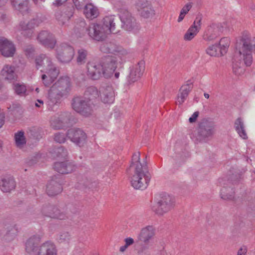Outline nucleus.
<instances>
[{
  "label": "nucleus",
  "instance_id": "nucleus-50",
  "mask_svg": "<svg viewBox=\"0 0 255 255\" xmlns=\"http://www.w3.org/2000/svg\"><path fill=\"white\" fill-rule=\"evenodd\" d=\"M199 116V112H194L191 117L189 119V121L190 123L195 122Z\"/></svg>",
  "mask_w": 255,
  "mask_h": 255
},
{
  "label": "nucleus",
  "instance_id": "nucleus-21",
  "mask_svg": "<svg viewBox=\"0 0 255 255\" xmlns=\"http://www.w3.org/2000/svg\"><path fill=\"white\" fill-rule=\"evenodd\" d=\"M54 169L59 173L68 174L75 170L76 166L67 161L57 162L54 164Z\"/></svg>",
  "mask_w": 255,
  "mask_h": 255
},
{
  "label": "nucleus",
  "instance_id": "nucleus-13",
  "mask_svg": "<svg viewBox=\"0 0 255 255\" xmlns=\"http://www.w3.org/2000/svg\"><path fill=\"white\" fill-rule=\"evenodd\" d=\"M193 88V83L191 80H188L183 84L180 88L177 95L176 104L178 105H181L186 100Z\"/></svg>",
  "mask_w": 255,
  "mask_h": 255
},
{
  "label": "nucleus",
  "instance_id": "nucleus-59",
  "mask_svg": "<svg viewBox=\"0 0 255 255\" xmlns=\"http://www.w3.org/2000/svg\"><path fill=\"white\" fill-rule=\"evenodd\" d=\"M204 96L205 98H206V99H209L210 97L209 94L208 93H205L204 94Z\"/></svg>",
  "mask_w": 255,
  "mask_h": 255
},
{
  "label": "nucleus",
  "instance_id": "nucleus-46",
  "mask_svg": "<svg viewBox=\"0 0 255 255\" xmlns=\"http://www.w3.org/2000/svg\"><path fill=\"white\" fill-rule=\"evenodd\" d=\"M70 235L67 232H63L60 233L58 237V240L61 242L68 241Z\"/></svg>",
  "mask_w": 255,
  "mask_h": 255
},
{
  "label": "nucleus",
  "instance_id": "nucleus-47",
  "mask_svg": "<svg viewBox=\"0 0 255 255\" xmlns=\"http://www.w3.org/2000/svg\"><path fill=\"white\" fill-rule=\"evenodd\" d=\"M56 153L57 156L59 157H65L67 155V152L66 150L63 148L62 147H60L56 149Z\"/></svg>",
  "mask_w": 255,
  "mask_h": 255
},
{
  "label": "nucleus",
  "instance_id": "nucleus-32",
  "mask_svg": "<svg viewBox=\"0 0 255 255\" xmlns=\"http://www.w3.org/2000/svg\"><path fill=\"white\" fill-rule=\"evenodd\" d=\"M10 2L13 8L22 13L28 9L27 0H10Z\"/></svg>",
  "mask_w": 255,
  "mask_h": 255
},
{
  "label": "nucleus",
  "instance_id": "nucleus-30",
  "mask_svg": "<svg viewBox=\"0 0 255 255\" xmlns=\"http://www.w3.org/2000/svg\"><path fill=\"white\" fill-rule=\"evenodd\" d=\"M84 14L87 18L92 20L98 17L99 12L96 6L90 3L85 6Z\"/></svg>",
  "mask_w": 255,
  "mask_h": 255
},
{
  "label": "nucleus",
  "instance_id": "nucleus-60",
  "mask_svg": "<svg viewBox=\"0 0 255 255\" xmlns=\"http://www.w3.org/2000/svg\"><path fill=\"white\" fill-rule=\"evenodd\" d=\"M35 91H36L37 93H38L39 92V89L38 88H36V89H35Z\"/></svg>",
  "mask_w": 255,
  "mask_h": 255
},
{
  "label": "nucleus",
  "instance_id": "nucleus-12",
  "mask_svg": "<svg viewBox=\"0 0 255 255\" xmlns=\"http://www.w3.org/2000/svg\"><path fill=\"white\" fill-rule=\"evenodd\" d=\"M59 74V70L53 64L45 69V74L42 75L43 84L48 87L51 85Z\"/></svg>",
  "mask_w": 255,
  "mask_h": 255
},
{
  "label": "nucleus",
  "instance_id": "nucleus-40",
  "mask_svg": "<svg viewBox=\"0 0 255 255\" xmlns=\"http://www.w3.org/2000/svg\"><path fill=\"white\" fill-rule=\"evenodd\" d=\"M192 7V4L191 2H188L181 9L179 16L178 18L177 21L178 22H181L184 19L185 16L188 13L189 11L191 9Z\"/></svg>",
  "mask_w": 255,
  "mask_h": 255
},
{
  "label": "nucleus",
  "instance_id": "nucleus-61",
  "mask_svg": "<svg viewBox=\"0 0 255 255\" xmlns=\"http://www.w3.org/2000/svg\"><path fill=\"white\" fill-rule=\"evenodd\" d=\"M1 87V85L0 84V88Z\"/></svg>",
  "mask_w": 255,
  "mask_h": 255
},
{
  "label": "nucleus",
  "instance_id": "nucleus-48",
  "mask_svg": "<svg viewBox=\"0 0 255 255\" xmlns=\"http://www.w3.org/2000/svg\"><path fill=\"white\" fill-rule=\"evenodd\" d=\"M87 0H73V3L77 9L81 8Z\"/></svg>",
  "mask_w": 255,
  "mask_h": 255
},
{
  "label": "nucleus",
  "instance_id": "nucleus-8",
  "mask_svg": "<svg viewBox=\"0 0 255 255\" xmlns=\"http://www.w3.org/2000/svg\"><path fill=\"white\" fill-rule=\"evenodd\" d=\"M87 31L90 38L98 41L106 39L108 34L104 26L96 23L90 24L87 29Z\"/></svg>",
  "mask_w": 255,
  "mask_h": 255
},
{
  "label": "nucleus",
  "instance_id": "nucleus-4",
  "mask_svg": "<svg viewBox=\"0 0 255 255\" xmlns=\"http://www.w3.org/2000/svg\"><path fill=\"white\" fill-rule=\"evenodd\" d=\"M99 94L96 88L89 87L85 93V96L88 98H75L73 100V109L83 116L88 117L91 115L93 111V105L91 101L99 97Z\"/></svg>",
  "mask_w": 255,
  "mask_h": 255
},
{
  "label": "nucleus",
  "instance_id": "nucleus-18",
  "mask_svg": "<svg viewBox=\"0 0 255 255\" xmlns=\"http://www.w3.org/2000/svg\"><path fill=\"white\" fill-rule=\"evenodd\" d=\"M16 187L13 177L10 175L2 176L0 179V188L3 192H10Z\"/></svg>",
  "mask_w": 255,
  "mask_h": 255
},
{
  "label": "nucleus",
  "instance_id": "nucleus-23",
  "mask_svg": "<svg viewBox=\"0 0 255 255\" xmlns=\"http://www.w3.org/2000/svg\"><path fill=\"white\" fill-rule=\"evenodd\" d=\"M15 70L14 66L10 65H5L1 69L0 74L5 80L12 82L17 79Z\"/></svg>",
  "mask_w": 255,
  "mask_h": 255
},
{
  "label": "nucleus",
  "instance_id": "nucleus-53",
  "mask_svg": "<svg viewBox=\"0 0 255 255\" xmlns=\"http://www.w3.org/2000/svg\"><path fill=\"white\" fill-rule=\"evenodd\" d=\"M44 104V102L42 100H37V102L35 104V106L36 107L40 108Z\"/></svg>",
  "mask_w": 255,
  "mask_h": 255
},
{
  "label": "nucleus",
  "instance_id": "nucleus-7",
  "mask_svg": "<svg viewBox=\"0 0 255 255\" xmlns=\"http://www.w3.org/2000/svg\"><path fill=\"white\" fill-rule=\"evenodd\" d=\"M74 48L70 45L63 43L56 49V57L62 63H68L71 61L74 55Z\"/></svg>",
  "mask_w": 255,
  "mask_h": 255
},
{
  "label": "nucleus",
  "instance_id": "nucleus-31",
  "mask_svg": "<svg viewBox=\"0 0 255 255\" xmlns=\"http://www.w3.org/2000/svg\"><path fill=\"white\" fill-rule=\"evenodd\" d=\"M72 16L73 12L71 11L65 12L58 11L55 13V17L59 24L62 26L66 25Z\"/></svg>",
  "mask_w": 255,
  "mask_h": 255
},
{
  "label": "nucleus",
  "instance_id": "nucleus-36",
  "mask_svg": "<svg viewBox=\"0 0 255 255\" xmlns=\"http://www.w3.org/2000/svg\"><path fill=\"white\" fill-rule=\"evenodd\" d=\"M221 197L224 200H233L235 192L231 187H223L221 190Z\"/></svg>",
  "mask_w": 255,
  "mask_h": 255
},
{
  "label": "nucleus",
  "instance_id": "nucleus-43",
  "mask_svg": "<svg viewBox=\"0 0 255 255\" xmlns=\"http://www.w3.org/2000/svg\"><path fill=\"white\" fill-rule=\"evenodd\" d=\"M15 92L18 95L24 96L26 91V87L24 85L15 84L14 85Z\"/></svg>",
  "mask_w": 255,
  "mask_h": 255
},
{
  "label": "nucleus",
  "instance_id": "nucleus-15",
  "mask_svg": "<svg viewBox=\"0 0 255 255\" xmlns=\"http://www.w3.org/2000/svg\"><path fill=\"white\" fill-rule=\"evenodd\" d=\"M202 18L201 15L196 17L193 24L188 28L184 35V39L185 41L192 40L197 34L201 26V21Z\"/></svg>",
  "mask_w": 255,
  "mask_h": 255
},
{
  "label": "nucleus",
  "instance_id": "nucleus-57",
  "mask_svg": "<svg viewBox=\"0 0 255 255\" xmlns=\"http://www.w3.org/2000/svg\"><path fill=\"white\" fill-rule=\"evenodd\" d=\"M34 1V2L37 4L38 3H40V2H44L45 0H33Z\"/></svg>",
  "mask_w": 255,
  "mask_h": 255
},
{
  "label": "nucleus",
  "instance_id": "nucleus-29",
  "mask_svg": "<svg viewBox=\"0 0 255 255\" xmlns=\"http://www.w3.org/2000/svg\"><path fill=\"white\" fill-rule=\"evenodd\" d=\"M100 50L105 53H114L115 55L121 53L124 54L126 51L121 48H115L111 43H103L100 46Z\"/></svg>",
  "mask_w": 255,
  "mask_h": 255
},
{
  "label": "nucleus",
  "instance_id": "nucleus-41",
  "mask_svg": "<svg viewBox=\"0 0 255 255\" xmlns=\"http://www.w3.org/2000/svg\"><path fill=\"white\" fill-rule=\"evenodd\" d=\"M88 55V52L84 49H80L77 52V62L79 64L85 62Z\"/></svg>",
  "mask_w": 255,
  "mask_h": 255
},
{
  "label": "nucleus",
  "instance_id": "nucleus-49",
  "mask_svg": "<svg viewBox=\"0 0 255 255\" xmlns=\"http://www.w3.org/2000/svg\"><path fill=\"white\" fill-rule=\"evenodd\" d=\"M247 252V248L245 246L241 247L238 250L237 255H246Z\"/></svg>",
  "mask_w": 255,
  "mask_h": 255
},
{
  "label": "nucleus",
  "instance_id": "nucleus-35",
  "mask_svg": "<svg viewBox=\"0 0 255 255\" xmlns=\"http://www.w3.org/2000/svg\"><path fill=\"white\" fill-rule=\"evenodd\" d=\"M35 63L37 69L41 67H45L46 69L53 64L50 58L44 54H41L37 57Z\"/></svg>",
  "mask_w": 255,
  "mask_h": 255
},
{
  "label": "nucleus",
  "instance_id": "nucleus-34",
  "mask_svg": "<svg viewBox=\"0 0 255 255\" xmlns=\"http://www.w3.org/2000/svg\"><path fill=\"white\" fill-rule=\"evenodd\" d=\"M219 35V30L218 27L213 24L207 29L205 34L204 35V39L206 41H213L216 39Z\"/></svg>",
  "mask_w": 255,
  "mask_h": 255
},
{
  "label": "nucleus",
  "instance_id": "nucleus-14",
  "mask_svg": "<svg viewBox=\"0 0 255 255\" xmlns=\"http://www.w3.org/2000/svg\"><path fill=\"white\" fill-rule=\"evenodd\" d=\"M37 39L41 44L50 49L54 48L56 43V40L54 35L46 30L40 32Z\"/></svg>",
  "mask_w": 255,
  "mask_h": 255
},
{
  "label": "nucleus",
  "instance_id": "nucleus-33",
  "mask_svg": "<svg viewBox=\"0 0 255 255\" xmlns=\"http://www.w3.org/2000/svg\"><path fill=\"white\" fill-rule=\"evenodd\" d=\"M235 128L239 136L244 139L248 138V135L245 130V128L243 120L238 118L235 122Z\"/></svg>",
  "mask_w": 255,
  "mask_h": 255
},
{
  "label": "nucleus",
  "instance_id": "nucleus-39",
  "mask_svg": "<svg viewBox=\"0 0 255 255\" xmlns=\"http://www.w3.org/2000/svg\"><path fill=\"white\" fill-rule=\"evenodd\" d=\"M14 139L17 147L21 148L26 143V140L23 131H20L15 133Z\"/></svg>",
  "mask_w": 255,
  "mask_h": 255
},
{
  "label": "nucleus",
  "instance_id": "nucleus-16",
  "mask_svg": "<svg viewBox=\"0 0 255 255\" xmlns=\"http://www.w3.org/2000/svg\"><path fill=\"white\" fill-rule=\"evenodd\" d=\"M0 52L4 57H12L15 52V47L11 41L4 38H0Z\"/></svg>",
  "mask_w": 255,
  "mask_h": 255
},
{
  "label": "nucleus",
  "instance_id": "nucleus-55",
  "mask_svg": "<svg viewBox=\"0 0 255 255\" xmlns=\"http://www.w3.org/2000/svg\"><path fill=\"white\" fill-rule=\"evenodd\" d=\"M7 1V0H0V7L4 6L6 4Z\"/></svg>",
  "mask_w": 255,
  "mask_h": 255
},
{
  "label": "nucleus",
  "instance_id": "nucleus-51",
  "mask_svg": "<svg viewBox=\"0 0 255 255\" xmlns=\"http://www.w3.org/2000/svg\"><path fill=\"white\" fill-rule=\"evenodd\" d=\"M125 245L128 247L134 243V240L132 238L129 237L125 239Z\"/></svg>",
  "mask_w": 255,
  "mask_h": 255
},
{
  "label": "nucleus",
  "instance_id": "nucleus-19",
  "mask_svg": "<svg viewBox=\"0 0 255 255\" xmlns=\"http://www.w3.org/2000/svg\"><path fill=\"white\" fill-rule=\"evenodd\" d=\"M100 97L102 102L105 104H112L115 100V93L112 86H106L101 88Z\"/></svg>",
  "mask_w": 255,
  "mask_h": 255
},
{
  "label": "nucleus",
  "instance_id": "nucleus-45",
  "mask_svg": "<svg viewBox=\"0 0 255 255\" xmlns=\"http://www.w3.org/2000/svg\"><path fill=\"white\" fill-rule=\"evenodd\" d=\"M65 134L62 132H58L55 133L54 136V140L57 142L61 143H64L66 141Z\"/></svg>",
  "mask_w": 255,
  "mask_h": 255
},
{
  "label": "nucleus",
  "instance_id": "nucleus-1",
  "mask_svg": "<svg viewBox=\"0 0 255 255\" xmlns=\"http://www.w3.org/2000/svg\"><path fill=\"white\" fill-rule=\"evenodd\" d=\"M117 59L115 56L108 55L102 58L98 62L87 63V76L93 80H98L102 77H111L117 67Z\"/></svg>",
  "mask_w": 255,
  "mask_h": 255
},
{
  "label": "nucleus",
  "instance_id": "nucleus-52",
  "mask_svg": "<svg viewBox=\"0 0 255 255\" xmlns=\"http://www.w3.org/2000/svg\"><path fill=\"white\" fill-rule=\"evenodd\" d=\"M67 0H54L53 2L55 6H59L65 2Z\"/></svg>",
  "mask_w": 255,
  "mask_h": 255
},
{
  "label": "nucleus",
  "instance_id": "nucleus-26",
  "mask_svg": "<svg viewBox=\"0 0 255 255\" xmlns=\"http://www.w3.org/2000/svg\"><path fill=\"white\" fill-rule=\"evenodd\" d=\"M39 243V239L32 237L29 238L25 243V250L30 255H36L39 251V248L37 246Z\"/></svg>",
  "mask_w": 255,
  "mask_h": 255
},
{
  "label": "nucleus",
  "instance_id": "nucleus-5",
  "mask_svg": "<svg viewBox=\"0 0 255 255\" xmlns=\"http://www.w3.org/2000/svg\"><path fill=\"white\" fill-rule=\"evenodd\" d=\"M114 6L119 12L122 27L129 32H137L140 29L139 24L132 14L124 8L125 3L118 0L115 2Z\"/></svg>",
  "mask_w": 255,
  "mask_h": 255
},
{
  "label": "nucleus",
  "instance_id": "nucleus-2",
  "mask_svg": "<svg viewBox=\"0 0 255 255\" xmlns=\"http://www.w3.org/2000/svg\"><path fill=\"white\" fill-rule=\"evenodd\" d=\"M129 170L133 173L130 180L131 186L136 189L143 190L146 188L150 177L147 172L146 162L143 161L141 163L140 161L139 152L133 154Z\"/></svg>",
  "mask_w": 255,
  "mask_h": 255
},
{
  "label": "nucleus",
  "instance_id": "nucleus-6",
  "mask_svg": "<svg viewBox=\"0 0 255 255\" xmlns=\"http://www.w3.org/2000/svg\"><path fill=\"white\" fill-rule=\"evenodd\" d=\"M175 202V199L172 196L167 194H161L157 202L156 207H154L153 210L157 214L162 215L174 208Z\"/></svg>",
  "mask_w": 255,
  "mask_h": 255
},
{
  "label": "nucleus",
  "instance_id": "nucleus-37",
  "mask_svg": "<svg viewBox=\"0 0 255 255\" xmlns=\"http://www.w3.org/2000/svg\"><path fill=\"white\" fill-rule=\"evenodd\" d=\"M206 52L207 54L211 56L216 57L223 55L217 44L209 46L206 49Z\"/></svg>",
  "mask_w": 255,
  "mask_h": 255
},
{
  "label": "nucleus",
  "instance_id": "nucleus-24",
  "mask_svg": "<svg viewBox=\"0 0 255 255\" xmlns=\"http://www.w3.org/2000/svg\"><path fill=\"white\" fill-rule=\"evenodd\" d=\"M118 21V19L116 16L114 15H111L106 16L104 18L103 25L105 28H106L108 33H115L116 32V26Z\"/></svg>",
  "mask_w": 255,
  "mask_h": 255
},
{
  "label": "nucleus",
  "instance_id": "nucleus-9",
  "mask_svg": "<svg viewBox=\"0 0 255 255\" xmlns=\"http://www.w3.org/2000/svg\"><path fill=\"white\" fill-rule=\"evenodd\" d=\"M42 22L41 18L36 17L28 21H22L18 26V29L23 31L28 37H31L34 33L33 29L38 27Z\"/></svg>",
  "mask_w": 255,
  "mask_h": 255
},
{
  "label": "nucleus",
  "instance_id": "nucleus-58",
  "mask_svg": "<svg viewBox=\"0 0 255 255\" xmlns=\"http://www.w3.org/2000/svg\"><path fill=\"white\" fill-rule=\"evenodd\" d=\"M114 76L116 79H118L120 76V73L119 72H116Z\"/></svg>",
  "mask_w": 255,
  "mask_h": 255
},
{
  "label": "nucleus",
  "instance_id": "nucleus-25",
  "mask_svg": "<svg viewBox=\"0 0 255 255\" xmlns=\"http://www.w3.org/2000/svg\"><path fill=\"white\" fill-rule=\"evenodd\" d=\"M62 191V186L57 180L52 179L48 182L46 186V192L49 196H55Z\"/></svg>",
  "mask_w": 255,
  "mask_h": 255
},
{
  "label": "nucleus",
  "instance_id": "nucleus-42",
  "mask_svg": "<svg viewBox=\"0 0 255 255\" xmlns=\"http://www.w3.org/2000/svg\"><path fill=\"white\" fill-rule=\"evenodd\" d=\"M65 122V120L61 118L60 119H58L51 120V125L54 128L60 129L64 126Z\"/></svg>",
  "mask_w": 255,
  "mask_h": 255
},
{
  "label": "nucleus",
  "instance_id": "nucleus-28",
  "mask_svg": "<svg viewBox=\"0 0 255 255\" xmlns=\"http://www.w3.org/2000/svg\"><path fill=\"white\" fill-rule=\"evenodd\" d=\"M214 126L210 123H202L199 126V133L203 137H208L214 133Z\"/></svg>",
  "mask_w": 255,
  "mask_h": 255
},
{
  "label": "nucleus",
  "instance_id": "nucleus-22",
  "mask_svg": "<svg viewBox=\"0 0 255 255\" xmlns=\"http://www.w3.org/2000/svg\"><path fill=\"white\" fill-rule=\"evenodd\" d=\"M43 213L46 216L52 218L64 220L67 218L66 214L61 212L59 209L56 207L49 206L46 207L43 209Z\"/></svg>",
  "mask_w": 255,
  "mask_h": 255
},
{
  "label": "nucleus",
  "instance_id": "nucleus-56",
  "mask_svg": "<svg viewBox=\"0 0 255 255\" xmlns=\"http://www.w3.org/2000/svg\"><path fill=\"white\" fill-rule=\"evenodd\" d=\"M127 248H128V247L126 245H125L120 247V251L121 252H124L127 250Z\"/></svg>",
  "mask_w": 255,
  "mask_h": 255
},
{
  "label": "nucleus",
  "instance_id": "nucleus-27",
  "mask_svg": "<svg viewBox=\"0 0 255 255\" xmlns=\"http://www.w3.org/2000/svg\"><path fill=\"white\" fill-rule=\"evenodd\" d=\"M36 255H57L55 245L50 242H47L40 247Z\"/></svg>",
  "mask_w": 255,
  "mask_h": 255
},
{
  "label": "nucleus",
  "instance_id": "nucleus-44",
  "mask_svg": "<svg viewBox=\"0 0 255 255\" xmlns=\"http://www.w3.org/2000/svg\"><path fill=\"white\" fill-rule=\"evenodd\" d=\"M17 230L14 227H11L7 231L6 234V239L11 240L14 239L17 234Z\"/></svg>",
  "mask_w": 255,
  "mask_h": 255
},
{
  "label": "nucleus",
  "instance_id": "nucleus-17",
  "mask_svg": "<svg viewBox=\"0 0 255 255\" xmlns=\"http://www.w3.org/2000/svg\"><path fill=\"white\" fill-rule=\"evenodd\" d=\"M145 68V63L143 61H139L134 65L130 71L128 77V82L129 84L132 83L137 81L142 76Z\"/></svg>",
  "mask_w": 255,
  "mask_h": 255
},
{
  "label": "nucleus",
  "instance_id": "nucleus-20",
  "mask_svg": "<svg viewBox=\"0 0 255 255\" xmlns=\"http://www.w3.org/2000/svg\"><path fill=\"white\" fill-rule=\"evenodd\" d=\"M155 234V229L152 226H147L142 228L138 236L139 241L147 244Z\"/></svg>",
  "mask_w": 255,
  "mask_h": 255
},
{
  "label": "nucleus",
  "instance_id": "nucleus-11",
  "mask_svg": "<svg viewBox=\"0 0 255 255\" xmlns=\"http://www.w3.org/2000/svg\"><path fill=\"white\" fill-rule=\"evenodd\" d=\"M67 135L71 141L79 146L83 145L87 140V135L81 129L74 128L68 130Z\"/></svg>",
  "mask_w": 255,
  "mask_h": 255
},
{
  "label": "nucleus",
  "instance_id": "nucleus-54",
  "mask_svg": "<svg viewBox=\"0 0 255 255\" xmlns=\"http://www.w3.org/2000/svg\"><path fill=\"white\" fill-rule=\"evenodd\" d=\"M4 116L3 115H0V128L2 127L4 123Z\"/></svg>",
  "mask_w": 255,
  "mask_h": 255
},
{
  "label": "nucleus",
  "instance_id": "nucleus-3",
  "mask_svg": "<svg viewBox=\"0 0 255 255\" xmlns=\"http://www.w3.org/2000/svg\"><path fill=\"white\" fill-rule=\"evenodd\" d=\"M71 87V82L67 76L60 77L48 91L46 104L49 110H53L61 102L62 98L67 95Z\"/></svg>",
  "mask_w": 255,
  "mask_h": 255
},
{
  "label": "nucleus",
  "instance_id": "nucleus-38",
  "mask_svg": "<svg viewBox=\"0 0 255 255\" xmlns=\"http://www.w3.org/2000/svg\"><path fill=\"white\" fill-rule=\"evenodd\" d=\"M230 44V40L229 37H223L220 39L218 45L223 55L227 53Z\"/></svg>",
  "mask_w": 255,
  "mask_h": 255
},
{
  "label": "nucleus",
  "instance_id": "nucleus-10",
  "mask_svg": "<svg viewBox=\"0 0 255 255\" xmlns=\"http://www.w3.org/2000/svg\"><path fill=\"white\" fill-rule=\"evenodd\" d=\"M135 7L141 16L145 18H152L155 15V9L146 0H138L135 4Z\"/></svg>",
  "mask_w": 255,
  "mask_h": 255
}]
</instances>
